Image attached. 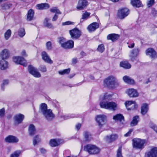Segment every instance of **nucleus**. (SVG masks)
Returning <instances> with one entry per match:
<instances>
[{
	"label": "nucleus",
	"mask_w": 157,
	"mask_h": 157,
	"mask_svg": "<svg viewBox=\"0 0 157 157\" xmlns=\"http://www.w3.org/2000/svg\"><path fill=\"white\" fill-rule=\"evenodd\" d=\"M140 49L138 48H136L133 49L130 52L131 55L137 56L139 53Z\"/></svg>",
	"instance_id": "37"
},
{
	"label": "nucleus",
	"mask_w": 157,
	"mask_h": 157,
	"mask_svg": "<svg viewBox=\"0 0 157 157\" xmlns=\"http://www.w3.org/2000/svg\"><path fill=\"white\" fill-rule=\"evenodd\" d=\"M50 7L48 4L46 3L38 4L36 5V8L39 10H46L48 9Z\"/></svg>",
	"instance_id": "26"
},
{
	"label": "nucleus",
	"mask_w": 157,
	"mask_h": 157,
	"mask_svg": "<svg viewBox=\"0 0 157 157\" xmlns=\"http://www.w3.org/2000/svg\"><path fill=\"white\" fill-rule=\"evenodd\" d=\"M19 155V153L16 152L11 154L10 157H18Z\"/></svg>",
	"instance_id": "59"
},
{
	"label": "nucleus",
	"mask_w": 157,
	"mask_h": 157,
	"mask_svg": "<svg viewBox=\"0 0 157 157\" xmlns=\"http://www.w3.org/2000/svg\"><path fill=\"white\" fill-rule=\"evenodd\" d=\"M47 49L48 50H51L52 48V43L51 41L47 42L46 44Z\"/></svg>",
	"instance_id": "48"
},
{
	"label": "nucleus",
	"mask_w": 157,
	"mask_h": 157,
	"mask_svg": "<svg viewBox=\"0 0 157 157\" xmlns=\"http://www.w3.org/2000/svg\"><path fill=\"white\" fill-rule=\"evenodd\" d=\"M119 35L116 33H111L108 35L107 36V40H111L112 42H115L119 38Z\"/></svg>",
	"instance_id": "24"
},
{
	"label": "nucleus",
	"mask_w": 157,
	"mask_h": 157,
	"mask_svg": "<svg viewBox=\"0 0 157 157\" xmlns=\"http://www.w3.org/2000/svg\"><path fill=\"white\" fill-rule=\"evenodd\" d=\"M40 151L42 153H45L46 152V150L43 148H41L40 149Z\"/></svg>",
	"instance_id": "64"
},
{
	"label": "nucleus",
	"mask_w": 157,
	"mask_h": 157,
	"mask_svg": "<svg viewBox=\"0 0 157 157\" xmlns=\"http://www.w3.org/2000/svg\"><path fill=\"white\" fill-rule=\"evenodd\" d=\"M122 79L125 83L128 84L134 85L135 84L136 82L134 80L129 76L125 75L123 77Z\"/></svg>",
	"instance_id": "23"
},
{
	"label": "nucleus",
	"mask_w": 157,
	"mask_h": 157,
	"mask_svg": "<svg viewBox=\"0 0 157 157\" xmlns=\"http://www.w3.org/2000/svg\"><path fill=\"white\" fill-rule=\"evenodd\" d=\"M25 34V29L24 28H20L18 31V35L21 37L24 36Z\"/></svg>",
	"instance_id": "39"
},
{
	"label": "nucleus",
	"mask_w": 157,
	"mask_h": 157,
	"mask_svg": "<svg viewBox=\"0 0 157 157\" xmlns=\"http://www.w3.org/2000/svg\"><path fill=\"white\" fill-rule=\"evenodd\" d=\"M50 11L52 13H55L56 14H61V13L56 7L50 9Z\"/></svg>",
	"instance_id": "45"
},
{
	"label": "nucleus",
	"mask_w": 157,
	"mask_h": 157,
	"mask_svg": "<svg viewBox=\"0 0 157 157\" xmlns=\"http://www.w3.org/2000/svg\"><path fill=\"white\" fill-rule=\"evenodd\" d=\"M50 20V19L48 18H45L43 21V24L44 26H46L47 24L49 23V21Z\"/></svg>",
	"instance_id": "54"
},
{
	"label": "nucleus",
	"mask_w": 157,
	"mask_h": 157,
	"mask_svg": "<svg viewBox=\"0 0 157 157\" xmlns=\"http://www.w3.org/2000/svg\"><path fill=\"white\" fill-rule=\"evenodd\" d=\"M90 12L85 11L82 15L81 19L86 20L90 17Z\"/></svg>",
	"instance_id": "42"
},
{
	"label": "nucleus",
	"mask_w": 157,
	"mask_h": 157,
	"mask_svg": "<svg viewBox=\"0 0 157 157\" xmlns=\"http://www.w3.org/2000/svg\"><path fill=\"white\" fill-rule=\"evenodd\" d=\"M117 157H123L122 154V146H120L117 151Z\"/></svg>",
	"instance_id": "44"
},
{
	"label": "nucleus",
	"mask_w": 157,
	"mask_h": 157,
	"mask_svg": "<svg viewBox=\"0 0 157 157\" xmlns=\"http://www.w3.org/2000/svg\"><path fill=\"white\" fill-rule=\"evenodd\" d=\"M70 71V69L68 68L67 69H65L63 71H59V73L61 75H63L65 74H69Z\"/></svg>",
	"instance_id": "43"
},
{
	"label": "nucleus",
	"mask_w": 157,
	"mask_h": 157,
	"mask_svg": "<svg viewBox=\"0 0 157 157\" xmlns=\"http://www.w3.org/2000/svg\"><path fill=\"white\" fill-rule=\"evenodd\" d=\"M150 127L157 133V125L155 124H151L150 125Z\"/></svg>",
	"instance_id": "51"
},
{
	"label": "nucleus",
	"mask_w": 157,
	"mask_h": 157,
	"mask_svg": "<svg viewBox=\"0 0 157 157\" xmlns=\"http://www.w3.org/2000/svg\"><path fill=\"white\" fill-rule=\"evenodd\" d=\"M74 22H71L70 21H67L64 22L62 23V25H74Z\"/></svg>",
	"instance_id": "52"
},
{
	"label": "nucleus",
	"mask_w": 157,
	"mask_h": 157,
	"mask_svg": "<svg viewBox=\"0 0 157 157\" xmlns=\"http://www.w3.org/2000/svg\"><path fill=\"white\" fill-rule=\"evenodd\" d=\"M130 3L133 7H135L139 8L142 5L140 0H131Z\"/></svg>",
	"instance_id": "32"
},
{
	"label": "nucleus",
	"mask_w": 157,
	"mask_h": 157,
	"mask_svg": "<svg viewBox=\"0 0 157 157\" xmlns=\"http://www.w3.org/2000/svg\"><path fill=\"white\" fill-rule=\"evenodd\" d=\"M99 27L98 23L97 22H93L89 25L87 27V29L89 32L94 31Z\"/></svg>",
	"instance_id": "22"
},
{
	"label": "nucleus",
	"mask_w": 157,
	"mask_h": 157,
	"mask_svg": "<svg viewBox=\"0 0 157 157\" xmlns=\"http://www.w3.org/2000/svg\"><path fill=\"white\" fill-rule=\"evenodd\" d=\"M11 6L10 4H4L2 5V7L3 10L8 9L10 8Z\"/></svg>",
	"instance_id": "50"
},
{
	"label": "nucleus",
	"mask_w": 157,
	"mask_h": 157,
	"mask_svg": "<svg viewBox=\"0 0 157 157\" xmlns=\"http://www.w3.org/2000/svg\"><path fill=\"white\" fill-rule=\"evenodd\" d=\"M39 141L40 140H39V136L38 135L35 136L33 138V145H35L37 144V142Z\"/></svg>",
	"instance_id": "47"
},
{
	"label": "nucleus",
	"mask_w": 157,
	"mask_h": 157,
	"mask_svg": "<svg viewBox=\"0 0 157 157\" xmlns=\"http://www.w3.org/2000/svg\"><path fill=\"white\" fill-rule=\"evenodd\" d=\"M120 67L125 69H130L132 67L131 65L127 60H124L121 61L119 64Z\"/></svg>",
	"instance_id": "25"
},
{
	"label": "nucleus",
	"mask_w": 157,
	"mask_h": 157,
	"mask_svg": "<svg viewBox=\"0 0 157 157\" xmlns=\"http://www.w3.org/2000/svg\"><path fill=\"white\" fill-rule=\"evenodd\" d=\"M43 114L46 120L48 121L52 120L55 117V115L51 109H48L44 113H43Z\"/></svg>",
	"instance_id": "15"
},
{
	"label": "nucleus",
	"mask_w": 157,
	"mask_h": 157,
	"mask_svg": "<svg viewBox=\"0 0 157 157\" xmlns=\"http://www.w3.org/2000/svg\"><path fill=\"white\" fill-rule=\"evenodd\" d=\"M130 10L127 8H121L117 11V18L122 20L129 14Z\"/></svg>",
	"instance_id": "6"
},
{
	"label": "nucleus",
	"mask_w": 157,
	"mask_h": 157,
	"mask_svg": "<svg viewBox=\"0 0 157 157\" xmlns=\"http://www.w3.org/2000/svg\"><path fill=\"white\" fill-rule=\"evenodd\" d=\"M28 70L29 73L35 77L40 78L41 76L40 73L38 71L37 69L32 65H29Z\"/></svg>",
	"instance_id": "11"
},
{
	"label": "nucleus",
	"mask_w": 157,
	"mask_h": 157,
	"mask_svg": "<svg viewBox=\"0 0 157 157\" xmlns=\"http://www.w3.org/2000/svg\"><path fill=\"white\" fill-rule=\"evenodd\" d=\"M9 83V80H5L3 81V83L2 85V88L3 91L4 90V86L5 85L8 84Z\"/></svg>",
	"instance_id": "53"
},
{
	"label": "nucleus",
	"mask_w": 157,
	"mask_h": 157,
	"mask_svg": "<svg viewBox=\"0 0 157 157\" xmlns=\"http://www.w3.org/2000/svg\"><path fill=\"white\" fill-rule=\"evenodd\" d=\"M103 85L104 87L113 90L119 86V83L115 76L110 75L104 79Z\"/></svg>",
	"instance_id": "2"
},
{
	"label": "nucleus",
	"mask_w": 157,
	"mask_h": 157,
	"mask_svg": "<svg viewBox=\"0 0 157 157\" xmlns=\"http://www.w3.org/2000/svg\"><path fill=\"white\" fill-rule=\"evenodd\" d=\"M13 61L16 63L21 65L24 67L27 66V63L25 59L21 56H15L13 57Z\"/></svg>",
	"instance_id": "10"
},
{
	"label": "nucleus",
	"mask_w": 157,
	"mask_h": 157,
	"mask_svg": "<svg viewBox=\"0 0 157 157\" xmlns=\"http://www.w3.org/2000/svg\"><path fill=\"white\" fill-rule=\"evenodd\" d=\"M149 109L148 105L147 103H143L141 107V114L143 116L145 115L148 112Z\"/></svg>",
	"instance_id": "21"
},
{
	"label": "nucleus",
	"mask_w": 157,
	"mask_h": 157,
	"mask_svg": "<svg viewBox=\"0 0 157 157\" xmlns=\"http://www.w3.org/2000/svg\"><path fill=\"white\" fill-rule=\"evenodd\" d=\"M155 0H149L147 3V5L148 7L152 6L155 3Z\"/></svg>",
	"instance_id": "49"
},
{
	"label": "nucleus",
	"mask_w": 157,
	"mask_h": 157,
	"mask_svg": "<svg viewBox=\"0 0 157 157\" xmlns=\"http://www.w3.org/2000/svg\"><path fill=\"white\" fill-rule=\"evenodd\" d=\"M5 140L9 143H16L18 142L19 140L15 136L10 135L5 138Z\"/></svg>",
	"instance_id": "16"
},
{
	"label": "nucleus",
	"mask_w": 157,
	"mask_h": 157,
	"mask_svg": "<svg viewBox=\"0 0 157 157\" xmlns=\"http://www.w3.org/2000/svg\"><path fill=\"white\" fill-rule=\"evenodd\" d=\"M132 145L133 148L137 149H142L144 147V144L146 143L145 139L135 138L132 140Z\"/></svg>",
	"instance_id": "4"
},
{
	"label": "nucleus",
	"mask_w": 157,
	"mask_h": 157,
	"mask_svg": "<svg viewBox=\"0 0 157 157\" xmlns=\"http://www.w3.org/2000/svg\"><path fill=\"white\" fill-rule=\"evenodd\" d=\"M28 132L29 135L31 136H33L36 134V130L33 124H30L28 128Z\"/></svg>",
	"instance_id": "30"
},
{
	"label": "nucleus",
	"mask_w": 157,
	"mask_h": 157,
	"mask_svg": "<svg viewBox=\"0 0 157 157\" xmlns=\"http://www.w3.org/2000/svg\"><path fill=\"white\" fill-rule=\"evenodd\" d=\"M10 55V53L8 50L7 49H4L2 50L0 55L2 59H6L8 58Z\"/></svg>",
	"instance_id": "28"
},
{
	"label": "nucleus",
	"mask_w": 157,
	"mask_h": 157,
	"mask_svg": "<svg viewBox=\"0 0 157 157\" xmlns=\"http://www.w3.org/2000/svg\"><path fill=\"white\" fill-rule=\"evenodd\" d=\"M124 104L128 110L136 109L137 107V105L134 101H126L125 102Z\"/></svg>",
	"instance_id": "13"
},
{
	"label": "nucleus",
	"mask_w": 157,
	"mask_h": 157,
	"mask_svg": "<svg viewBox=\"0 0 157 157\" xmlns=\"http://www.w3.org/2000/svg\"><path fill=\"white\" fill-rule=\"evenodd\" d=\"M126 93L130 98H135L138 97L139 95V94L137 90L133 88L127 89Z\"/></svg>",
	"instance_id": "18"
},
{
	"label": "nucleus",
	"mask_w": 157,
	"mask_h": 157,
	"mask_svg": "<svg viewBox=\"0 0 157 157\" xmlns=\"http://www.w3.org/2000/svg\"><path fill=\"white\" fill-rule=\"evenodd\" d=\"M145 154L147 157H157V147H151Z\"/></svg>",
	"instance_id": "12"
},
{
	"label": "nucleus",
	"mask_w": 157,
	"mask_h": 157,
	"mask_svg": "<svg viewBox=\"0 0 157 157\" xmlns=\"http://www.w3.org/2000/svg\"><path fill=\"white\" fill-rule=\"evenodd\" d=\"M5 114V109L4 108H3L0 109V117H3Z\"/></svg>",
	"instance_id": "56"
},
{
	"label": "nucleus",
	"mask_w": 157,
	"mask_h": 157,
	"mask_svg": "<svg viewBox=\"0 0 157 157\" xmlns=\"http://www.w3.org/2000/svg\"><path fill=\"white\" fill-rule=\"evenodd\" d=\"M115 121H118L122 122L124 121V116L121 113H118L114 116L113 118Z\"/></svg>",
	"instance_id": "29"
},
{
	"label": "nucleus",
	"mask_w": 157,
	"mask_h": 157,
	"mask_svg": "<svg viewBox=\"0 0 157 157\" xmlns=\"http://www.w3.org/2000/svg\"><path fill=\"white\" fill-rule=\"evenodd\" d=\"M77 62L78 60L76 58H73L72 59V63L73 64H75Z\"/></svg>",
	"instance_id": "63"
},
{
	"label": "nucleus",
	"mask_w": 157,
	"mask_h": 157,
	"mask_svg": "<svg viewBox=\"0 0 157 157\" xmlns=\"http://www.w3.org/2000/svg\"><path fill=\"white\" fill-rule=\"evenodd\" d=\"M39 70L42 72H44L47 71V68L45 65H41L39 67Z\"/></svg>",
	"instance_id": "46"
},
{
	"label": "nucleus",
	"mask_w": 157,
	"mask_h": 157,
	"mask_svg": "<svg viewBox=\"0 0 157 157\" xmlns=\"http://www.w3.org/2000/svg\"><path fill=\"white\" fill-rule=\"evenodd\" d=\"M58 43L60 44L61 47L62 48V44L64 43L66 41V39L63 37H59L58 38Z\"/></svg>",
	"instance_id": "41"
},
{
	"label": "nucleus",
	"mask_w": 157,
	"mask_h": 157,
	"mask_svg": "<svg viewBox=\"0 0 157 157\" xmlns=\"http://www.w3.org/2000/svg\"><path fill=\"white\" fill-rule=\"evenodd\" d=\"M11 35V31L10 29H8L4 33V37L6 40H8Z\"/></svg>",
	"instance_id": "38"
},
{
	"label": "nucleus",
	"mask_w": 157,
	"mask_h": 157,
	"mask_svg": "<svg viewBox=\"0 0 157 157\" xmlns=\"http://www.w3.org/2000/svg\"><path fill=\"white\" fill-rule=\"evenodd\" d=\"M71 38L74 40H78L82 35L81 31L77 28H75L69 31Z\"/></svg>",
	"instance_id": "5"
},
{
	"label": "nucleus",
	"mask_w": 157,
	"mask_h": 157,
	"mask_svg": "<svg viewBox=\"0 0 157 157\" xmlns=\"http://www.w3.org/2000/svg\"><path fill=\"white\" fill-rule=\"evenodd\" d=\"M84 149L90 155H97L101 151V149L95 145L88 144L85 146Z\"/></svg>",
	"instance_id": "3"
},
{
	"label": "nucleus",
	"mask_w": 157,
	"mask_h": 157,
	"mask_svg": "<svg viewBox=\"0 0 157 157\" xmlns=\"http://www.w3.org/2000/svg\"><path fill=\"white\" fill-rule=\"evenodd\" d=\"M113 94H109L107 92L104 94L100 102L99 105L101 108L105 109H111L115 110L117 108V104L113 102H109L112 99Z\"/></svg>",
	"instance_id": "1"
},
{
	"label": "nucleus",
	"mask_w": 157,
	"mask_h": 157,
	"mask_svg": "<svg viewBox=\"0 0 157 157\" xmlns=\"http://www.w3.org/2000/svg\"><path fill=\"white\" fill-rule=\"evenodd\" d=\"M34 11L32 9H29L27 12L26 20L27 21H30L32 20L34 18Z\"/></svg>",
	"instance_id": "27"
},
{
	"label": "nucleus",
	"mask_w": 157,
	"mask_h": 157,
	"mask_svg": "<svg viewBox=\"0 0 157 157\" xmlns=\"http://www.w3.org/2000/svg\"><path fill=\"white\" fill-rule=\"evenodd\" d=\"M39 109L42 114L48 109L47 105L45 103H42L40 104Z\"/></svg>",
	"instance_id": "35"
},
{
	"label": "nucleus",
	"mask_w": 157,
	"mask_h": 157,
	"mask_svg": "<svg viewBox=\"0 0 157 157\" xmlns=\"http://www.w3.org/2000/svg\"><path fill=\"white\" fill-rule=\"evenodd\" d=\"M105 49L104 44H102L98 45L97 49V51L101 53H102L105 51Z\"/></svg>",
	"instance_id": "36"
},
{
	"label": "nucleus",
	"mask_w": 157,
	"mask_h": 157,
	"mask_svg": "<svg viewBox=\"0 0 157 157\" xmlns=\"http://www.w3.org/2000/svg\"><path fill=\"white\" fill-rule=\"evenodd\" d=\"M41 56L42 59L44 62L50 64L53 63V61L50 59L48 54L45 51H43L41 52Z\"/></svg>",
	"instance_id": "19"
},
{
	"label": "nucleus",
	"mask_w": 157,
	"mask_h": 157,
	"mask_svg": "<svg viewBox=\"0 0 157 157\" xmlns=\"http://www.w3.org/2000/svg\"><path fill=\"white\" fill-rule=\"evenodd\" d=\"M96 121L99 127L101 128L105 124L107 121L106 117L103 115H98L97 116Z\"/></svg>",
	"instance_id": "8"
},
{
	"label": "nucleus",
	"mask_w": 157,
	"mask_h": 157,
	"mask_svg": "<svg viewBox=\"0 0 157 157\" xmlns=\"http://www.w3.org/2000/svg\"><path fill=\"white\" fill-rule=\"evenodd\" d=\"M91 135L90 134L88 131H86L84 133V137L86 141H89L90 140V138Z\"/></svg>",
	"instance_id": "40"
},
{
	"label": "nucleus",
	"mask_w": 157,
	"mask_h": 157,
	"mask_svg": "<svg viewBox=\"0 0 157 157\" xmlns=\"http://www.w3.org/2000/svg\"><path fill=\"white\" fill-rule=\"evenodd\" d=\"M21 55L22 56H27V55L26 54V51L24 50H23L21 52Z\"/></svg>",
	"instance_id": "62"
},
{
	"label": "nucleus",
	"mask_w": 157,
	"mask_h": 157,
	"mask_svg": "<svg viewBox=\"0 0 157 157\" xmlns=\"http://www.w3.org/2000/svg\"><path fill=\"white\" fill-rule=\"evenodd\" d=\"M88 5V2L87 0H79L76 8L78 10H83Z\"/></svg>",
	"instance_id": "14"
},
{
	"label": "nucleus",
	"mask_w": 157,
	"mask_h": 157,
	"mask_svg": "<svg viewBox=\"0 0 157 157\" xmlns=\"http://www.w3.org/2000/svg\"><path fill=\"white\" fill-rule=\"evenodd\" d=\"M57 14L55 13L54 16L52 18V21H56L58 17V15Z\"/></svg>",
	"instance_id": "61"
},
{
	"label": "nucleus",
	"mask_w": 157,
	"mask_h": 157,
	"mask_svg": "<svg viewBox=\"0 0 157 157\" xmlns=\"http://www.w3.org/2000/svg\"><path fill=\"white\" fill-rule=\"evenodd\" d=\"M24 118V116L21 113L16 114L13 118L14 121L19 124L21 123Z\"/></svg>",
	"instance_id": "20"
},
{
	"label": "nucleus",
	"mask_w": 157,
	"mask_h": 157,
	"mask_svg": "<svg viewBox=\"0 0 157 157\" xmlns=\"http://www.w3.org/2000/svg\"><path fill=\"white\" fill-rule=\"evenodd\" d=\"M151 13L154 17L156 16L157 15V10L155 8H153L151 10Z\"/></svg>",
	"instance_id": "57"
},
{
	"label": "nucleus",
	"mask_w": 157,
	"mask_h": 157,
	"mask_svg": "<svg viewBox=\"0 0 157 157\" xmlns=\"http://www.w3.org/2000/svg\"><path fill=\"white\" fill-rule=\"evenodd\" d=\"M74 42L72 40H69L65 41L63 44V48L65 49H69L72 48L74 46Z\"/></svg>",
	"instance_id": "17"
},
{
	"label": "nucleus",
	"mask_w": 157,
	"mask_h": 157,
	"mask_svg": "<svg viewBox=\"0 0 157 157\" xmlns=\"http://www.w3.org/2000/svg\"><path fill=\"white\" fill-rule=\"evenodd\" d=\"M64 143L63 140L60 138L52 139L50 140L49 144L51 147H54L60 146Z\"/></svg>",
	"instance_id": "7"
},
{
	"label": "nucleus",
	"mask_w": 157,
	"mask_h": 157,
	"mask_svg": "<svg viewBox=\"0 0 157 157\" xmlns=\"http://www.w3.org/2000/svg\"><path fill=\"white\" fill-rule=\"evenodd\" d=\"M139 121V117L138 116L136 115L133 117L132 120L130 123V125L132 126L136 125Z\"/></svg>",
	"instance_id": "34"
},
{
	"label": "nucleus",
	"mask_w": 157,
	"mask_h": 157,
	"mask_svg": "<svg viewBox=\"0 0 157 157\" xmlns=\"http://www.w3.org/2000/svg\"><path fill=\"white\" fill-rule=\"evenodd\" d=\"M133 130V128L130 129L128 132L124 134V136L125 137L130 136Z\"/></svg>",
	"instance_id": "55"
},
{
	"label": "nucleus",
	"mask_w": 157,
	"mask_h": 157,
	"mask_svg": "<svg viewBox=\"0 0 157 157\" xmlns=\"http://www.w3.org/2000/svg\"><path fill=\"white\" fill-rule=\"evenodd\" d=\"M118 136L117 134H111L106 136L107 140L109 143H112L118 138Z\"/></svg>",
	"instance_id": "31"
},
{
	"label": "nucleus",
	"mask_w": 157,
	"mask_h": 157,
	"mask_svg": "<svg viewBox=\"0 0 157 157\" xmlns=\"http://www.w3.org/2000/svg\"><path fill=\"white\" fill-rule=\"evenodd\" d=\"M137 56H136L135 55H131L130 56L131 61L132 62H134L136 60Z\"/></svg>",
	"instance_id": "58"
},
{
	"label": "nucleus",
	"mask_w": 157,
	"mask_h": 157,
	"mask_svg": "<svg viewBox=\"0 0 157 157\" xmlns=\"http://www.w3.org/2000/svg\"><path fill=\"white\" fill-rule=\"evenodd\" d=\"M44 27H47L49 29L51 28H53V26L52 23L50 22L48 24H47V25L45 26Z\"/></svg>",
	"instance_id": "60"
},
{
	"label": "nucleus",
	"mask_w": 157,
	"mask_h": 157,
	"mask_svg": "<svg viewBox=\"0 0 157 157\" xmlns=\"http://www.w3.org/2000/svg\"><path fill=\"white\" fill-rule=\"evenodd\" d=\"M146 55L152 59L157 58V53L155 50L151 48H147L145 51Z\"/></svg>",
	"instance_id": "9"
},
{
	"label": "nucleus",
	"mask_w": 157,
	"mask_h": 157,
	"mask_svg": "<svg viewBox=\"0 0 157 157\" xmlns=\"http://www.w3.org/2000/svg\"><path fill=\"white\" fill-rule=\"evenodd\" d=\"M8 62L5 60L1 59L0 61V68L2 70H4L8 67Z\"/></svg>",
	"instance_id": "33"
}]
</instances>
